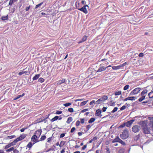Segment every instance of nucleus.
<instances>
[{"mask_svg":"<svg viewBox=\"0 0 153 153\" xmlns=\"http://www.w3.org/2000/svg\"><path fill=\"white\" fill-rule=\"evenodd\" d=\"M129 136V131L127 129H124L122 134L120 135V137L123 139H126Z\"/></svg>","mask_w":153,"mask_h":153,"instance_id":"1","label":"nucleus"},{"mask_svg":"<svg viewBox=\"0 0 153 153\" xmlns=\"http://www.w3.org/2000/svg\"><path fill=\"white\" fill-rule=\"evenodd\" d=\"M142 123L143 124V130L144 133L146 134H149L150 132L149 128L146 124V122L143 121L142 122Z\"/></svg>","mask_w":153,"mask_h":153,"instance_id":"2","label":"nucleus"},{"mask_svg":"<svg viewBox=\"0 0 153 153\" xmlns=\"http://www.w3.org/2000/svg\"><path fill=\"white\" fill-rule=\"evenodd\" d=\"M108 99V97L104 95L96 101V104H98L101 103L102 102Z\"/></svg>","mask_w":153,"mask_h":153,"instance_id":"3","label":"nucleus"},{"mask_svg":"<svg viewBox=\"0 0 153 153\" xmlns=\"http://www.w3.org/2000/svg\"><path fill=\"white\" fill-rule=\"evenodd\" d=\"M140 127L137 125H135L132 128V130L134 133L138 132L140 129Z\"/></svg>","mask_w":153,"mask_h":153,"instance_id":"4","label":"nucleus"},{"mask_svg":"<svg viewBox=\"0 0 153 153\" xmlns=\"http://www.w3.org/2000/svg\"><path fill=\"white\" fill-rule=\"evenodd\" d=\"M140 90V88H137L133 90L130 94V95H132L138 94Z\"/></svg>","mask_w":153,"mask_h":153,"instance_id":"5","label":"nucleus"},{"mask_svg":"<svg viewBox=\"0 0 153 153\" xmlns=\"http://www.w3.org/2000/svg\"><path fill=\"white\" fill-rule=\"evenodd\" d=\"M38 137L36 135H34L31 138V141L33 142L34 144L39 141L37 140Z\"/></svg>","mask_w":153,"mask_h":153,"instance_id":"6","label":"nucleus"},{"mask_svg":"<svg viewBox=\"0 0 153 153\" xmlns=\"http://www.w3.org/2000/svg\"><path fill=\"white\" fill-rule=\"evenodd\" d=\"M107 67H105L103 66L102 65V64H101L100 65V67L98 70L97 71V72H101L102 71H105V70Z\"/></svg>","mask_w":153,"mask_h":153,"instance_id":"7","label":"nucleus"},{"mask_svg":"<svg viewBox=\"0 0 153 153\" xmlns=\"http://www.w3.org/2000/svg\"><path fill=\"white\" fill-rule=\"evenodd\" d=\"M134 120H131L127 122L126 123V126L128 127L130 126L134 121Z\"/></svg>","mask_w":153,"mask_h":153,"instance_id":"8","label":"nucleus"},{"mask_svg":"<svg viewBox=\"0 0 153 153\" xmlns=\"http://www.w3.org/2000/svg\"><path fill=\"white\" fill-rule=\"evenodd\" d=\"M136 99V98L134 97H131L125 98L124 100V101H125L128 100H135Z\"/></svg>","mask_w":153,"mask_h":153,"instance_id":"9","label":"nucleus"},{"mask_svg":"<svg viewBox=\"0 0 153 153\" xmlns=\"http://www.w3.org/2000/svg\"><path fill=\"white\" fill-rule=\"evenodd\" d=\"M101 111L100 109H97L96 110L95 113V115L99 116L100 117H101L102 116V115L101 114Z\"/></svg>","mask_w":153,"mask_h":153,"instance_id":"10","label":"nucleus"},{"mask_svg":"<svg viewBox=\"0 0 153 153\" xmlns=\"http://www.w3.org/2000/svg\"><path fill=\"white\" fill-rule=\"evenodd\" d=\"M65 82V79H62L61 80H59L57 81V85H60L62 83H63Z\"/></svg>","mask_w":153,"mask_h":153,"instance_id":"11","label":"nucleus"},{"mask_svg":"<svg viewBox=\"0 0 153 153\" xmlns=\"http://www.w3.org/2000/svg\"><path fill=\"white\" fill-rule=\"evenodd\" d=\"M87 38V36H84L83 37L81 41L79 42V43H80L85 41L86 40Z\"/></svg>","mask_w":153,"mask_h":153,"instance_id":"12","label":"nucleus"},{"mask_svg":"<svg viewBox=\"0 0 153 153\" xmlns=\"http://www.w3.org/2000/svg\"><path fill=\"white\" fill-rule=\"evenodd\" d=\"M150 123H149L150 126L153 129V117L151 118L150 119Z\"/></svg>","mask_w":153,"mask_h":153,"instance_id":"13","label":"nucleus"},{"mask_svg":"<svg viewBox=\"0 0 153 153\" xmlns=\"http://www.w3.org/2000/svg\"><path fill=\"white\" fill-rule=\"evenodd\" d=\"M120 139L118 137H117L113 140L112 142L113 143L115 142H119Z\"/></svg>","mask_w":153,"mask_h":153,"instance_id":"14","label":"nucleus"},{"mask_svg":"<svg viewBox=\"0 0 153 153\" xmlns=\"http://www.w3.org/2000/svg\"><path fill=\"white\" fill-rule=\"evenodd\" d=\"M26 137V135L24 134H22L20 135L19 137H18L19 141L21 140L24 138Z\"/></svg>","mask_w":153,"mask_h":153,"instance_id":"15","label":"nucleus"},{"mask_svg":"<svg viewBox=\"0 0 153 153\" xmlns=\"http://www.w3.org/2000/svg\"><path fill=\"white\" fill-rule=\"evenodd\" d=\"M34 144V143L32 144L31 142H29L27 146V147L30 149L32 146Z\"/></svg>","mask_w":153,"mask_h":153,"instance_id":"16","label":"nucleus"},{"mask_svg":"<svg viewBox=\"0 0 153 153\" xmlns=\"http://www.w3.org/2000/svg\"><path fill=\"white\" fill-rule=\"evenodd\" d=\"M42 131L39 130H38L35 132V134L36 135H39V137L41 134Z\"/></svg>","mask_w":153,"mask_h":153,"instance_id":"17","label":"nucleus"},{"mask_svg":"<svg viewBox=\"0 0 153 153\" xmlns=\"http://www.w3.org/2000/svg\"><path fill=\"white\" fill-rule=\"evenodd\" d=\"M40 75L39 74H36L33 78V80H35L37 79L39 77Z\"/></svg>","mask_w":153,"mask_h":153,"instance_id":"18","label":"nucleus"},{"mask_svg":"<svg viewBox=\"0 0 153 153\" xmlns=\"http://www.w3.org/2000/svg\"><path fill=\"white\" fill-rule=\"evenodd\" d=\"M59 119L58 116H56L54 118H53L51 120V121L53 122Z\"/></svg>","mask_w":153,"mask_h":153,"instance_id":"19","label":"nucleus"},{"mask_svg":"<svg viewBox=\"0 0 153 153\" xmlns=\"http://www.w3.org/2000/svg\"><path fill=\"white\" fill-rule=\"evenodd\" d=\"M73 119L71 117H69L68 118L66 121L67 123H70L72 120Z\"/></svg>","mask_w":153,"mask_h":153,"instance_id":"20","label":"nucleus"},{"mask_svg":"<svg viewBox=\"0 0 153 153\" xmlns=\"http://www.w3.org/2000/svg\"><path fill=\"white\" fill-rule=\"evenodd\" d=\"M19 141V140L18 138H17L13 141L11 143L12 145H13V146L16 143H17V142Z\"/></svg>","mask_w":153,"mask_h":153,"instance_id":"21","label":"nucleus"},{"mask_svg":"<svg viewBox=\"0 0 153 153\" xmlns=\"http://www.w3.org/2000/svg\"><path fill=\"white\" fill-rule=\"evenodd\" d=\"M148 92V91L146 89H145L143 91L141 94L142 96H144V95L146 94Z\"/></svg>","mask_w":153,"mask_h":153,"instance_id":"22","label":"nucleus"},{"mask_svg":"<svg viewBox=\"0 0 153 153\" xmlns=\"http://www.w3.org/2000/svg\"><path fill=\"white\" fill-rule=\"evenodd\" d=\"M24 95H25V94L23 93L22 95H18L14 98V100H17V99H18L19 98H20V97H22Z\"/></svg>","mask_w":153,"mask_h":153,"instance_id":"23","label":"nucleus"},{"mask_svg":"<svg viewBox=\"0 0 153 153\" xmlns=\"http://www.w3.org/2000/svg\"><path fill=\"white\" fill-rule=\"evenodd\" d=\"M148 96L150 98H153V91H151L148 94Z\"/></svg>","mask_w":153,"mask_h":153,"instance_id":"24","label":"nucleus"},{"mask_svg":"<svg viewBox=\"0 0 153 153\" xmlns=\"http://www.w3.org/2000/svg\"><path fill=\"white\" fill-rule=\"evenodd\" d=\"M95 120V119L94 118H91L88 121L89 123H91L93 122Z\"/></svg>","mask_w":153,"mask_h":153,"instance_id":"25","label":"nucleus"},{"mask_svg":"<svg viewBox=\"0 0 153 153\" xmlns=\"http://www.w3.org/2000/svg\"><path fill=\"white\" fill-rule=\"evenodd\" d=\"M88 7V5H85L84 6L82 7L81 8L78 9V10H86L87 8H86V7Z\"/></svg>","mask_w":153,"mask_h":153,"instance_id":"26","label":"nucleus"},{"mask_svg":"<svg viewBox=\"0 0 153 153\" xmlns=\"http://www.w3.org/2000/svg\"><path fill=\"white\" fill-rule=\"evenodd\" d=\"M27 73V71H22V72H19V75L20 76H21V75H22V74H25L26 73Z\"/></svg>","mask_w":153,"mask_h":153,"instance_id":"27","label":"nucleus"},{"mask_svg":"<svg viewBox=\"0 0 153 153\" xmlns=\"http://www.w3.org/2000/svg\"><path fill=\"white\" fill-rule=\"evenodd\" d=\"M112 68L113 70H116L119 69L120 68V66H113L112 67Z\"/></svg>","mask_w":153,"mask_h":153,"instance_id":"28","label":"nucleus"},{"mask_svg":"<svg viewBox=\"0 0 153 153\" xmlns=\"http://www.w3.org/2000/svg\"><path fill=\"white\" fill-rule=\"evenodd\" d=\"M88 101V100H87L86 101H83V102H81L80 103V106H83V105H85L87 103V102Z\"/></svg>","mask_w":153,"mask_h":153,"instance_id":"29","label":"nucleus"},{"mask_svg":"<svg viewBox=\"0 0 153 153\" xmlns=\"http://www.w3.org/2000/svg\"><path fill=\"white\" fill-rule=\"evenodd\" d=\"M7 16L8 15H7L6 16H2L1 17V19L4 21L7 20L8 19Z\"/></svg>","mask_w":153,"mask_h":153,"instance_id":"30","label":"nucleus"},{"mask_svg":"<svg viewBox=\"0 0 153 153\" xmlns=\"http://www.w3.org/2000/svg\"><path fill=\"white\" fill-rule=\"evenodd\" d=\"M96 101L95 100H93L91 101L90 103V105H91L94 106L95 104Z\"/></svg>","mask_w":153,"mask_h":153,"instance_id":"31","label":"nucleus"},{"mask_svg":"<svg viewBox=\"0 0 153 153\" xmlns=\"http://www.w3.org/2000/svg\"><path fill=\"white\" fill-rule=\"evenodd\" d=\"M145 98V96H142V97L138 99V100L139 102H141L144 100Z\"/></svg>","mask_w":153,"mask_h":153,"instance_id":"32","label":"nucleus"},{"mask_svg":"<svg viewBox=\"0 0 153 153\" xmlns=\"http://www.w3.org/2000/svg\"><path fill=\"white\" fill-rule=\"evenodd\" d=\"M122 92L121 91H119L118 92H116L115 93V95H119L121 94Z\"/></svg>","mask_w":153,"mask_h":153,"instance_id":"33","label":"nucleus"},{"mask_svg":"<svg viewBox=\"0 0 153 153\" xmlns=\"http://www.w3.org/2000/svg\"><path fill=\"white\" fill-rule=\"evenodd\" d=\"M13 146V145H12V143H11L8 144V145L6 146H5V149H7L9 148V147H10L12 146Z\"/></svg>","mask_w":153,"mask_h":153,"instance_id":"34","label":"nucleus"},{"mask_svg":"<svg viewBox=\"0 0 153 153\" xmlns=\"http://www.w3.org/2000/svg\"><path fill=\"white\" fill-rule=\"evenodd\" d=\"M38 81L41 83L43 82L44 81V79L42 78H40L39 79Z\"/></svg>","mask_w":153,"mask_h":153,"instance_id":"35","label":"nucleus"},{"mask_svg":"<svg viewBox=\"0 0 153 153\" xmlns=\"http://www.w3.org/2000/svg\"><path fill=\"white\" fill-rule=\"evenodd\" d=\"M129 87V86L128 85H126L123 88V90H126L128 89Z\"/></svg>","mask_w":153,"mask_h":153,"instance_id":"36","label":"nucleus"},{"mask_svg":"<svg viewBox=\"0 0 153 153\" xmlns=\"http://www.w3.org/2000/svg\"><path fill=\"white\" fill-rule=\"evenodd\" d=\"M71 104L72 103H68L64 104H63V105L65 106V107H67L71 105Z\"/></svg>","mask_w":153,"mask_h":153,"instance_id":"37","label":"nucleus"},{"mask_svg":"<svg viewBox=\"0 0 153 153\" xmlns=\"http://www.w3.org/2000/svg\"><path fill=\"white\" fill-rule=\"evenodd\" d=\"M92 126L90 125H87L86 126V128L87 129V131H88L89 129Z\"/></svg>","mask_w":153,"mask_h":153,"instance_id":"38","label":"nucleus"},{"mask_svg":"<svg viewBox=\"0 0 153 153\" xmlns=\"http://www.w3.org/2000/svg\"><path fill=\"white\" fill-rule=\"evenodd\" d=\"M43 2H41V3H40L39 4L36 5L35 7V9H37V8H38L39 7L41 6L42 5V4H43Z\"/></svg>","mask_w":153,"mask_h":153,"instance_id":"39","label":"nucleus"},{"mask_svg":"<svg viewBox=\"0 0 153 153\" xmlns=\"http://www.w3.org/2000/svg\"><path fill=\"white\" fill-rule=\"evenodd\" d=\"M119 143H121L123 145H126V144L125 143V142L122 140H121L120 139Z\"/></svg>","mask_w":153,"mask_h":153,"instance_id":"40","label":"nucleus"},{"mask_svg":"<svg viewBox=\"0 0 153 153\" xmlns=\"http://www.w3.org/2000/svg\"><path fill=\"white\" fill-rule=\"evenodd\" d=\"M16 137L15 135H12V136H8L7 137V139H11L12 138H14Z\"/></svg>","mask_w":153,"mask_h":153,"instance_id":"41","label":"nucleus"},{"mask_svg":"<svg viewBox=\"0 0 153 153\" xmlns=\"http://www.w3.org/2000/svg\"><path fill=\"white\" fill-rule=\"evenodd\" d=\"M118 109V108L117 107H115L114 109L112 110V111H111V112L112 113H114L115 112H116Z\"/></svg>","mask_w":153,"mask_h":153,"instance_id":"42","label":"nucleus"},{"mask_svg":"<svg viewBox=\"0 0 153 153\" xmlns=\"http://www.w3.org/2000/svg\"><path fill=\"white\" fill-rule=\"evenodd\" d=\"M46 138V136L45 135H43L40 138V140L42 141L44 140Z\"/></svg>","mask_w":153,"mask_h":153,"instance_id":"43","label":"nucleus"},{"mask_svg":"<svg viewBox=\"0 0 153 153\" xmlns=\"http://www.w3.org/2000/svg\"><path fill=\"white\" fill-rule=\"evenodd\" d=\"M80 121L79 120H77L76 121V126H78L80 124Z\"/></svg>","mask_w":153,"mask_h":153,"instance_id":"44","label":"nucleus"},{"mask_svg":"<svg viewBox=\"0 0 153 153\" xmlns=\"http://www.w3.org/2000/svg\"><path fill=\"white\" fill-rule=\"evenodd\" d=\"M14 2L13 0H10L9 1V5H11Z\"/></svg>","mask_w":153,"mask_h":153,"instance_id":"45","label":"nucleus"},{"mask_svg":"<svg viewBox=\"0 0 153 153\" xmlns=\"http://www.w3.org/2000/svg\"><path fill=\"white\" fill-rule=\"evenodd\" d=\"M126 106L125 105H123L122 107L120 108V110L121 111H123V110H124L126 108Z\"/></svg>","mask_w":153,"mask_h":153,"instance_id":"46","label":"nucleus"},{"mask_svg":"<svg viewBox=\"0 0 153 153\" xmlns=\"http://www.w3.org/2000/svg\"><path fill=\"white\" fill-rule=\"evenodd\" d=\"M68 111L70 112H74V110L72 108H70L68 109Z\"/></svg>","mask_w":153,"mask_h":153,"instance_id":"47","label":"nucleus"},{"mask_svg":"<svg viewBox=\"0 0 153 153\" xmlns=\"http://www.w3.org/2000/svg\"><path fill=\"white\" fill-rule=\"evenodd\" d=\"M13 149H14V148L13 147L10 148L9 149H7V152H9L13 150Z\"/></svg>","mask_w":153,"mask_h":153,"instance_id":"48","label":"nucleus"},{"mask_svg":"<svg viewBox=\"0 0 153 153\" xmlns=\"http://www.w3.org/2000/svg\"><path fill=\"white\" fill-rule=\"evenodd\" d=\"M80 123L82 124H83L85 122V119L84 118L83 119H80Z\"/></svg>","mask_w":153,"mask_h":153,"instance_id":"49","label":"nucleus"},{"mask_svg":"<svg viewBox=\"0 0 153 153\" xmlns=\"http://www.w3.org/2000/svg\"><path fill=\"white\" fill-rule=\"evenodd\" d=\"M75 130L76 128L75 127H73L71 130V133H73Z\"/></svg>","mask_w":153,"mask_h":153,"instance_id":"50","label":"nucleus"},{"mask_svg":"<svg viewBox=\"0 0 153 153\" xmlns=\"http://www.w3.org/2000/svg\"><path fill=\"white\" fill-rule=\"evenodd\" d=\"M62 112L61 111H56V114H60L62 113Z\"/></svg>","mask_w":153,"mask_h":153,"instance_id":"51","label":"nucleus"},{"mask_svg":"<svg viewBox=\"0 0 153 153\" xmlns=\"http://www.w3.org/2000/svg\"><path fill=\"white\" fill-rule=\"evenodd\" d=\"M88 109H87V108H85V109H84L83 110H82V111H81V112H86L87 111H88Z\"/></svg>","mask_w":153,"mask_h":153,"instance_id":"52","label":"nucleus"},{"mask_svg":"<svg viewBox=\"0 0 153 153\" xmlns=\"http://www.w3.org/2000/svg\"><path fill=\"white\" fill-rule=\"evenodd\" d=\"M144 55L143 53H139V54L138 55V56L140 57H143Z\"/></svg>","mask_w":153,"mask_h":153,"instance_id":"53","label":"nucleus"},{"mask_svg":"<svg viewBox=\"0 0 153 153\" xmlns=\"http://www.w3.org/2000/svg\"><path fill=\"white\" fill-rule=\"evenodd\" d=\"M147 8H146V7H144V6H142L139 10H140V9H144V10H146L147 9Z\"/></svg>","mask_w":153,"mask_h":153,"instance_id":"54","label":"nucleus"},{"mask_svg":"<svg viewBox=\"0 0 153 153\" xmlns=\"http://www.w3.org/2000/svg\"><path fill=\"white\" fill-rule=\"evenodd\" d=\"M126 62H125V63H123V64H122V65H119V66H120V68L121 67H123V66H125V65H126Z\"/></svg>","mask_w":153,"mask_h":153,"instance_id":"55","label":"nucleus"},{"mask_svg":"<svg viewBox=\"0 0 153 153\" xmlns=\"http://www.w3.org/2000/svg\"><path fill=\"white\" fill-rule=\"evenodd\" d=\"M107 109V108L106 107H103V108L102 109V111L103 112H105Z\"/></svg>","mask_w":153,"mask_h":153,"instance_id":"56","label":"nucleus"},{"mask_svg":"<svg viewBox=\"0 0 153 153\" xmlns=\"http://www.w3.org/2000/svg\"><path fill=\"white\" fill-rule=\"evenodd\" d=\"M87 146V145H85L83 146L82 147V149L83 150H85V149L86 148Z\"/></svg>","mask_w":153,"mask_h":153,"instance_id":"57","label":"nucleus"},{"mask_svg":"<svg viewBox=\"0 0 153 153\" xmlns=\"http://www.w3.org/2000/svg\"><path fill=\"white\" fill-rule=\"evenodd\" d=\"M126 124H123V125H122L120 126L119 127L120 128H122V127H124L125 126H126Z\"/></svg>","mask_w":153,"mask_h":153,"instance_id":"58","label":"nucleus"},{"mask_svg":"<svg viewBox=\"0 0 153 153\" xmlns=\"http://www.w3.org/2000/svg\"><path fill=\"white\" fill-rule=\"evenodd\" d=\"M65 135V134L63 133L60 134V138H62Z\"/></svg>","mask_w":153,"mask_h":153,"instance_id":"59","label":"nucleus"},{"mask_svg":"<svg viewBox=\"0 0 153 153\" xmlns=\"http://www.w3.org/2000/svg\"><path fill=\"white\" fill-rule=\"evenodd\" d=\"M88 73L89 74V75H91V68H88Z\"/></svg>","mask_w":153,"mask_h":153,"instance_id":"60","label":"nucleus"},{"mask_svg":"<svg viewBox=\"0 0 153 153\" xmlns=\"http://www.w3.org/2000/svg\"><path fill=\"white\" fill-rule=\"evenodd\" d=\"M81 11H83L84 13L86 14L88 13V10H81Z\"/></svg>","mask_w":153,"mask_h":153,"instance_id":"61","label":"nucleus"},{"mask_svg":"<svg viewBox=\"0 0 153 153\" xmlns=\"http://www.w3.org/2000/svg\"><path fill=\"white\" fill-rule=\"evenodd\" d=\"M84 100L83 99H78L75 100V101L76 102V101H81L82 100Z\"/></svg>","mask_w":153,"mask_h":153,"instance_id":"62","label":"nucleus"},{"mask_svg":"<svg viewBox=\"0 0 153 153\" xmlns=\"http://www.w3.org/2000/svg\"><path fill=\"white\" fill-rule=\"evenodd\" d=\"M97 138V137H93V138L92 139V140H93V141H94L96 140Z\"/></svg>","mask_w":153,"mask_h":153,"instance_id":"63","label":"nucleus"},{"mask_svg":"<svg viewBox=\"0 0 153 153\" xmlns=\"http://www.w3.org/2000/svg\"><path fill=\"white\" fill-rule=\"evenodd\" d=\"M25 128H22L20 130V131L21 132H23L24 131L25 129Z\"/></svg>","mask_w":153,"mask_h":153,"instance_id":"64","label":"nucleus"}]
</instances>
